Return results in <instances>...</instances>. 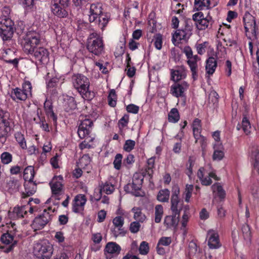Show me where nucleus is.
<instances>
[{
  "instance_id": "f257e3e1",
  "label": "nucleus",
  "mask_w": 259,
  "mask_h": 259,
  "mask_svg": "<svg viewBox=\"0 0 259 259\" xmlns=\"http://www.w3.org/2000/svg\"><path fill=\"white\" fill-rule=\"evenodd\" d=\"M71 82L83 99L91 100L94 97V93L89 91L90 82L86 76L81 73H74L71 76Z\"/></svg>"
},
{
  "instance_id": "f03ea898",
  "label": "nucleus",
  "mask_w": 259,
  "mask_h": 259,
  "mask_svg": "<svg viewBox=\"0 0 259 259\" xmlns=\"http://www.w3.org/2000/svg\"><path fill=\"white\" fill-rule=\"evenodd\" d=\"M87 49L89 52L99 56L104 52L103 38L96 31L91 33L87 39Z\"/></svg>"
},
{
  "instance_id": "7ed1b4c3",
  "label": "nucleus",
  "mask_w": 259,
  "mask_h": 259,
  "mask_svg": "<svg viewBox=\"0 0 259 259\" xmlns=\"http://www.w3.org/2000/svg\"><path fill=\"white\" fill-rule=\"evenodd\" d=\"M193 24L191 19H186L184 21V26L180 29H177L172 34V41L176 46L181 41H187L192 34Z\"/></svg>"
},
{
  "instance_id": "20e7f679",
  "label": "nucleus",
  "mask_w": 259,
  "mask_h": 259,
  "mask_svg": "<svg viewBox=\"0 0 259 259\" xmlns=\"http://www.w3.org/2000/svg\"><path fill=\"white\" fill-rule=\"evenodd\" d=\"M23 37L21 45L24 52L27 54L31 53L40 44V35L36 31H29Z\"/></svg>"
},
{
  "instance_id": "39448f33",
  "label": "nucleus",
  "mask_w": 259,
  "mask_h": 259,
  "mask_svg": "<svg viewBox=\"0 0 259 259\" xmlns=\"http://www.w3.org/2000/svg\"><path fill=\"white\" fill-rule=\"evenodd\" d=\"M53 250V245L48 240H43L34 244L33 253L36 259H51Z\"/></svg>"
},
{
  "instance_id": "423d86ee",
  "label": "nucleus",
  "mask_w": 259,
  "mask_h": 259,
  "mask_svg": "<svg viewBox=\"0 0 259 259\" xmlns=\"http://www.w3.org/2000/svg\"><path fill=\"white\" fill-rule=\"evenodd\" d=\"M32 86L29 81H25L22 85V89L16 88L12 89L10 93L12 99L16 102L25 101L32 95Z\"/></svg>"
},
{
  "instance_id": "0eeeda50",
  "label": "nucleus",
  "mask_w": 259,
  "mask_h": 259,
  "mask_svg": "<svg viewBox=\"0 0 259 259\" xmlns=\"http://www.w3.org/2000/svg\"><path fill=\"white\" fill-rule=\"evenodd\" d=\"M183 52L188 59L187 62L192 73V78L193 80H196L198 78L197 62L200 58L197 55H193L192 50L189 46L185 47Z\"/></svg>"
},
{
  "instance_id": "6e6552de",
  "label": "nucleus",
  "mask_w": 259,
  "mask_h": 259,
  "mask_svg": "<svg viewBox=\"0 0 259 259\" xmlns=\"http://www.w3.org/2000/svg\"><path fill=\"white\" fill-rule=\"evenodd\" d=\"M143 178L138 174L134 175L132 183H128L124 187L126 193H131L136 197L143 196L144 193L141 191Z\"/></svg>"
},
{
  "instance_id": "1a4fd4ad",
  "label": "nucleus",
  "mask_w": 259,
  "mask_h": 259,
  "mask_svg": "<svg viewBox=\"0 0 259 259\" xmlns=\"http://www.w3.org/2000/svg\"><path fill=\"white\" fill-rule=\"evenodd\" d=\"M15 29L14 22L9 18L0 20V36L4 41L11 40Z\"/></svg>"
},
{
  "instance_id": "9d476101",
  "label": "nucleus",
  "mask_w": 259,
  "mask_h": 259,
  "mask_svg": "<svg viewBox=\"0 0 259 259\" xmlns=\"http://www.w3.org/2000/svg\"><path fill=\"white\" fill-rule=\"evenodd\" d=\"M80 123L78 125L77 133L80 139H84L87 137H89L91 133L92 126H93V121L89 118V115H80L79 117Z\"/></svg>"
},
{
  "instance_id": "9b49d317",
  "label": "nucleus",
  "mask_w": 259,
  "mask_h": 259,
  "mask_svg": "<svg viewBox=\"0 0 259 259\" xmlns=\"http://www.w3.org/2000/svg\"><path fill=\"white\" fill-rule=\"evenodd\" d=\"M51 210L50 207L48 209H44L42 213L35 218L32 224L35 230L42 229L52 220L53 214L49 212Z\"/></svg>"
},
{
  "instance_id": "f8f14e48",
  "label": "nucleus",
  "mask_w": 259,
  "mask_h": 259,
  "mask_svg": "<svg viewBox=\"0 0 259 259\" xmlns=\"http://www.w3.org/2000/svg\"><path fill=\"white\" fill-rule=\"evenodd\" d=\"M9 113L0 110V141L5 142L9 132L11 131L9 121Z\"/></svg>"
},
{
  "instance_id": "ddd939ff",
  "label": "nucleus",
  "mask_w": 259,
  "mask_h": 259,
  "mask_svg": "<svg viewBox=\"0 0 259 259\" xmlns=\"http://www.w3.org/2000/svg\"><path fill=\"white\" fill-rule=\"evenodd\" d=\"M28 55H30L39 64H47L49 62L50 53L48 50L45 47H37Z\"/></svg>"
},
{
  "instance_id": "4468645a",
  "label": "nucleus",
  "mask_w": 259,
  "mask_h": 259,
  "mask_svg": "<svg viewBox=\"0 0 259 259\" xmlns=\"http://www.w3.org/2000/svg\"><path fill=\"white\" fill-rule=\"evenodd\" d=\"M246 34L250 32L252 36L256 37L257 28L255 18L249 12H246L243 18Z\"/></svg>"
},
{
  "instance_id": "2eb2a0df",
  "label": "nucleus",
  "mask_w": 259,
  "mask_h": 259,
  "mask_svg": "<svg viewBox=\"0 0 259 259\" xmlns=\"http://www.w3.org/2000/svg\"><path fill=\"white\" fill-rule=\"evenodd\" d=\"M121 250L119 245L114 242L107 243L104 248V255L106 259H116Z\"/></svg>"
},
{
  "instance_id": "dca6fc26",
  "label": "nucleus",
  "mask_w": 259,
  "mask_h": 259,
  "mask_svg": "<svg viewBox=\"0 0 259 259\" xmlns=\"http://www.w3.org/2000/svg\"><path fill=\"white\" fill-rule=\"evenodd\" d=\"M189 88V84L186 81H183L181 82H175L170 87V93L175 97H185V92Z\"/></svg>"
},
{
  "instance_id": "f3484780",
  "label": "nucleus",
  "mask_w": 259,
  "mask_h": 259,
  "mask_svg": "<svg viewBox=\"0 0 259 259\" xmlns=\"http://www.w3.org/2000/svg\"><path fill=\"white\" fill-rule=\"evenodd\" d=\"M113 224L114 228L111 230L113 235L115 237H117L119 235L124 236L126 232L122 228L124 224V219L121 216L116 217L113 220Z\"/></svg>"
},
{
  "instance_id": "a211bd4d",
  "label": "nucleus",
  "mask_w": 259,
  "mask_h": 259,
  "mask_svg": "<svg viewBox=\"0 0 259 259\" xmlns=\"http://www.w3.org/2000/svg\"><path fill=\"white\" fill-rule=\"evenodd\" d=\"M87 198L84 194L77 195L73 200L72 211L77 213H81L84 210Z\"/></svg>"
},
{
  "instance_id": "6ab92c4d",
  "label": "nucleus",
  "mask_w": 259,
  "mask_h": 259,
  "mask_svg": "<svg viewBox=\"0 0 259 259\" xmlns=\"http://www.w3.org/2000/svg\"><path fill=\"white\" fill-rule=\"evenodd\" d=\"M63 180V177L61 175L55 176L50 183L49 184L53 195H59L61 194L63 187L62 184Z\"/></svg>"
},
{
  "instance_id": "aec40b11",
  "label": "nucleus",
  "mask_w": 259,
  "mask_h": 259,
  "mask_svg": "<svg viewBox=\"0 0 259 259\" xmlns=\"http://www.w3.org/2000/svg\"><path fill=\"white\" fill-rule=\"evenodd\" d=\"M103 13L104 12L101 3H96L91 4L89 14V21L90 23H93V21L96 20L97 17H99V15Z\"/></svg>"
},
{
  "instance_id": "412c9836",
  "label": "nucleus",
  "mask_w": 259,
  "mask_h": 259,
  "mask_svg": "<svg viewBox=\"0 0 259 259\" xmlns=\"http://www.w3.org/2000/svg\"><path fill=\"white\" fill-rule=\"evenodd\" d=\"M27 205H17L14 207L12 211L8 212L9 217L12 220H17L20 218H23L27 213Z\"/></svg>"
},
{
  "instance_id": "4be33fe9",
  "label": "nucleus",
  "mask_w": 259,
  "mask_h": 259,
  "mask_svg": "<svg viewBox=\"0 0 259 259\" xmlns=\"http://www.w3.org/2000/svg\"><path fill=\"white\" fill-rule=\"evenodd\" d=\"M208 237V245L210 249H218L221 246L218 233L214 230H210L207 232Z\"/></svg>"
},
{
  "instance_id": "5701e85b",
  "label": "nucleus",
  "mask_w": 259,
  "mask_h": 259,
  "mask_svg": "<svg viewBox=\"0 0 259 259\" xmlns=\"http://www.w3.org/2000/svg\"><path fill=\"white\" fill-rule=\"evenodd\" d=\"M25 192L22 193V198H25L33 195L36 191V184L33 181H26L24 184Z\"/></svg>"
},
{
  "instance_id": "b1692460",
  "label": "nucleus",
  "mask_w": 259,
  "mask_h": 259,
  "mask_svg": "<svg viewBox=\"0 0 259 259\" xmlns=\"http://www.w3.org/2000/svg\"><path fill=\"white\" fill-rule=\"evenodd\" d=\"M110 19V15L107 12H104L97 17L96 20L93 21L95 24L97 25L98 27L103 30L105 27L107 25Z\"/></svg>"
},
{
  "instance_id": "393cba45",
  "label": "nucleus",
  "mask_w": 259,
  "mask_h": 259,
  "mask_svg": "<svg viewBox=\"0 0 259 259\" xmlns=\"http://www.w3.org/2000/svg\"><path fill=\"white\" fill-rule=\"evenodd\" d=\"M44 107L46 115L52 119L54 124H56L57 116L53 111V106L52 100L46 98V101L44 104Z\"/></svg>"
},
{
  "instance_id": "a878e982",
  "label": "nucleus",
  "mask_w": 259,
  "mask_h": 259,
  "mask_svg": "<svg viewBox=\"0 0 259 259\" xmlns=\"http://www.w3.org/2000/svg\"><path fill=\"white\" fill-rule=\"evenodd\" d=\"M170 75L171 80L175 82H178L180 80L186 77V72L183 67H180L176 69H171Z\"/></svg>"
},
{
  "instance_id": "bb28decb",
  "label": "nucleus",
  "mask_w": 259,
  "mask_h": 259,
  "mask_svg": "<svg viewBox=\"0 0 259 259\" xmlns=\"http://www.w3.org/2000/svg\"><path fill=\"white\" fill-rule=\"evenodd\" d=\"M180 214L172 212L171 215H167L164 218V224L168 228H176L179 222Z\"/></svg>"
},
{
  "instance_id": "cd10ccee",
  "label": "nucleus",
  "mask_w": 259,
  "mask_h": 259,
  "mask_svg": "<svg viewBox=\"0 0 259 259\" xmlns=\"http://www.w3.org/2000/svg\"><path fill=\"white\" fill-rule=\"evenodd\" d=\"M66 8L59 4L52 2V12L55 16L59 18H66L68 16V12L66 10Z\"/></svg>"
},
{
  "instance_id": "c85d7f7f",
  "label": "nucleus",
  "mask_w": 259,
  "mask_h": 259,
  "mask_svg": "<svg viewBox=\"0 0 259 259\" xmlns=\"http://www.w3.org/2000/svg\"><path fill=\"white\" fill-rule=\"evenodd\" d=\"M217 67V61L216 58L210 57L206 60L205 70L207 74L212 75L214 72Z\"/></svg>"
},
{
  "instance_id": "c756f323",
  "label": "nucleus",
  "mask_w": 259,
  "mask_h": 259,
  "mask_svg": "<svg viewBox=\"0 0 259 259\" xmlns=\"http://www.w3.org/2000/svg\"><path fill=\"white\" fill-rule=\"evenodd\" d=\"M63 106L66 112H69L77 107V105L74 98L71 96H66L64 99Z\"/></svg>"
},
{
  "instance_id": "7c9ffc66",
  "label": "nucleus",
  "mask_w": 259,
  "mask_h": 259,
  "mask_svg": "<svg viewBox=\"0 0 259 259\" xmlns=\"http://www.w3.org/2000/svg\"><path fill=\"white\" fill-rule=\"evenodd\" d=\"M213 21L210 16H207L201 20L200 22L196 23V27L199 30H205L206 28H210Z\"/></svg>"
},
{
  "instance_id": "2f4dec72",
  "label": "nucleus",
  "mask_w": 259,
  "mask_h": 259,
  "mask_svg": "<svg viewBox=\"0 0 259 259\" xmlns=\"http://www.w3.org/2000/svg\"><path fill=\"white\" fill-rule=\"evenodd\" d=\"M241 128L242 129L244 133L246 135H248L250 133V129H251V125L250 121L249 119L246 117V116H244L241 123H238L236 129L238 131H239L241 130Z\"/></svg>"
},
{
  "instance_id": "473e14b6",
  "label": "nucleus",
  "mask_w": 259,
  "mask_h": 259,
  "mask_svg": "<svg viewBox=\"0 0 259 259\" xmlns=\"http://www.w3.org/2000/svg\"><path fill=\"white\" fill-rule=\"evenodd\" d=\"M34 175V169L33 166H29L24 169L23 178L25 180V182L28 181H33Z\"/></svg>"
},
{
  "instance_id": "72a5a7b5",
  "label": "nucleus",
  "mask_w": 259,
  "mask_h": 259,
  "mask_svg": "<svg viewBox=\"0 0 259 259\" xmlns=\"http://www.w3.org/2000/svg\"><path fill=\"white\" fill-rule=\"evenodd\" d=\"M0 241L2 243L8 245L13 244L16 240L14 239V236L9 232L3 233L1 237Z\"/></svg>"
},
{
  "instance_id": "f704fd0d",
  "label": "nucleus",
  "mask_w": 259,
  "mask_h": 259,
  "mask_svg": "<svg viewBox=\"0 0 259 259\" xmlns=\"http://www.w3.org/2000/svg\"><path fill=\"white\" fill-rule=\"evenodd\" d=\"M169 195L170 192L167 189H162L159 191L157 195V199L160 202H168Z\"/></svg>"
},
{
  "instance_id": "c9c22d12",
  "label": "nucleus",
  "mask_w": 259,
  "mask_h": 259,
  "mask_svg": "<svg viewBox=\"0 0 259 259\" xmlns=\"http://www.w3.org/2000/svg\"><path fill=\"white\" fill-rule=\"evenodd\" d=\"M241 230L243 234L244 239L248 243L250 242L251 235L250 229L249 225L247 224H244L242 226Z\"/></svg>"
},
{
  "instance_id": "e433bc0d",
  "label": "nucleus",
  "mask_w": 259,
  "mask_h": 259,
  "mask_svg": "<svg viewBox=\"0 0 259 259\" xmlns=\"http://www.w3.org/2000/svg\"><path fill=\"white\" fill-rule=\"evenodd\" d=\"M168 121L172 123H176L180 119V114L178 110L176 108H172L168 115Z\"/></svg>"
},
{
  "instance_id": "4c0bfd02",
  "label": "nucleus",
  "mask_w": 259,
  "mask_h": 259,
  "mask_svg": "<svg viewBox=\"0 0 259 259\" xmlns=\"http://www.w3.org/2000/svg\"><path fill=\"white\" fill-rule=\"evenodd\" d=\"M134 213V218L138 222H143L146 219V216L142 212L141 209L139 207H134L132 209Z\"/></svg>"
},
{
  "instance_id": "58836bf2",
  "label": "nucleus",
  "mask_w": 259,
  "mask_h": 259,
  "mask_svg": "<svg viewBox=\"0 0 259 259\" xmlns=\"http://www.w3.org/2000/svg\"><path fill=\"white\" fill-rule=\"evenodd\" d=\"M211 189L213 192H217L218 196L221 199H223L226 197L225 191L222 186L219 183H215L211 186Z\"/></svg>"
},
{
  "instance_id": "ea45409f",
  "label": "nucleus",
  "mask_w": 259,
  "mask_h": 259,
  "mask_svg": "<svg viewBox=\"0 0 259 259\" xmlns=\"http://www.w3.org/2000/svg\"><path fill=\"white\" fill-rule=\"evenodd\" d=\"M180 202V200L179 198L171 197V210L172 212L175 213L176 214H179V213H180L182 209L181 206H179Z\"/></svg>"
},
{
  "instance_id": "a19ab883",
  "label": "nucleus",
  "mask_w": 259,
  "mask_h": 259,
  "mask_svg": "<svg viewBox=\"0 0 259 259\" xmlns=\"http://www.w3.org/2000/svg\"><path fill=\"white\" fill-rule=\"evenodd\" d=\"M163 214V208L160 205H156L155 207V218L154 221L156 223H159L161 222Z\"/></svg>"
},
{
  "instance_id": "79ce46f5",
  "label": "nucleus",
  "mask_w": 259,
  "mask_h": 259,
  "mask_svg": "<svg viewBox=\"0 0 259 259\" xmlns=\"http://www.w3.org/2000/svg\"><path fill=\"white\" fill-rule=\"evenodd\" d=\"M194 5L198 10H202L203 8H210V0H195Z\"/></svg>"
},
{
  "instance_id": "37998d69",
  "label": "nucleus",
  "mask_w": 259,
  "mask_h": 259,
  "mask_svg": "<svg viewBox=\"0 0 259 259\" xmlns=\"http://www.w3.org/2000/svg\"><path fill=\"white\" fill-rule=\"evenodd\" d=\"M15 138L19 144V146L23 149H25L27 148L26 142L24 136L21 132H16L15 135Z\"/></svg>"
},
{
  "instance_id": "c03bdc74",
  "label": "nucleus",
  "mask_w": 259,
  "mask_h": 259,
  "mask_svg": "<svg viewBox=\"0 0 259 259\" xmlns=\"http://www.w3.org/2000/svg\"><path fill=\"white\" fill-rule=\"evenodd\" d=\"M193 135H197L202 131L201 121L198 118H195L192 123Z\"/></svg>"
},
{
  "instance_id": "a18cd8bd",
  "label": "nucleus",
  "mask_w": 259,
  "mask_h": 259,
  "mask_svg": "<svg viewBox=\"0 0 259 259\" xmlns=\"http://www.w3.org/2000/svg\"><path fill=\"white\" fill-rule=\"evenodd\" d=\"M193 137L195 140V143H199L201 147L202 151H204L206 147V138L199 133L197 136L193 135Z\"/></svg>"
},
{
  "instance_id": "49530a36",
  "label": "nucleus",
  "mask_w": 259,
  "mask_h": 259,
  "mask_svg": "<svg viewBox=\"0 0 259 259\" xmlns=\"http://www.w3.org/2000/svg\"><path fill=\"white\" fill-rule=\"evenodd\" d=\"M91 159L89 154H84L78 160L77 165L82 168H84L91 162Z\"/></svg>"
},
{
  "instance_id": "de8ad7c7",
  "label": "nucleus",
  "mask_w": 259,
  "mask_h": 259,
  "mask_svg": "<svg viewBox=\"0 0 259 259\" xmlns=\"http://www.w3.org/2000/svg\"><path fill=\"white\" fill-rule=\"evenodd\" d=\"M18 2L28 11L32 10L34 6V0H18Z\"/></svg>"
},
{
  "instance_id": "09e8293b",
  "label": "nucleus",
  "mask_w": 259,
  "mask_h": 259,
  "mask_svg": "<svg viewBox=\"0 0 259 259\" xmlns=\"http://www.w3.org/2000/svg\"><path fill=\"white\" fill-rule=\"evenodd\" d=\"M117 96L114 90H111L110 91L108 96V104L112 107H114L116 105Z\"/></svg>"
},
{
  "instance_id": "8fccbe9b",
  "label": "nucleus",
  "mask_w": 259,
  "mask_h": 259,
  "mask_svg": "<svg viewBox=\"0 0 259 259\" xmlns=\"http://www.w3.org/2000/svg\"><path fill=\"white\" fill-rule=\"evenodd\" d=\"M155 157H152L147 160V166L146 168V172L150 176L153 174V168L155 166Z\"/></svg>"
},
{
  "instance_id": "3c124183",
  "label": "nucleus",
  "mask_w": 259,
  "mask_h": 259,
  "mask_svg": "<svg viewBox=\"0 0 259 259\" xmlns=\"http://www.w3.org/2000/svg\"><path fill=\"white\" fill-rule=\"evenodd\" d=\"M154 45L155 47L160 50L162 48V36L160 33H157L154 36L153 38Z\"/></svg>"
},
{
  "instance_id": "603ef678",
  "label": "nucleus",
  "mask_w": 259,
  "mask_h": 259,
  "mask_svg": "<svg viewBox=\"0 0 259 259\" xmlns=\"http://www.w3.org/2000/svg\"><path fill=\"white\" fill-rule=\"evenodd\" d=\"M12 155L8 152H3L1 155L2 162L4 164L10 163L12 160Z\"/></svg>"
},
{
  "instance_id": "864d4df0",
  "label": "nucleus",
  "mask_w": 259,
  "mask_h": 259,
  "mask_svg": "<svg viewBox=\"0 0 259 259\" xmlns=\"http://www.w3.org/2000/svg\"><path fill=\"white\" fill-rule=\"evenodd\" d=\"M254 157L253 172L259 175V153L258 152H255Z\"/></svg>"
},
{
  "instance_id": "5fc2aeb1",
  "label": "nucleus",
  "mask_w": 259,
  "mask_h": 259,
  "mask_svg": "<svg viewBox=\"0 0 259 259\" xmlns=\"http://www.w3.org/2000/svg\"><path fill=\"white\" fill-rule=\"evenodd\" d=\"M114 188L112 184L106 183L100 189V192L103 191L107 194H110L114 191Z\"/></svg>"
},
{
  "instance_id": "6e6d98bb",
  "label": "nucleus",
  "mask_w": 259,
  "mask_h": 259,
  "mask_svg": "<svg viewBox=\"0 0 259 259\" xmlns=\"http://www.w3.org/2000/svg\"><path fill=\"white\" fill-rule=\"evenodd\" d=\"M136 145L135 141L132 140H127L125 141L123 145V149L126 152H130L134 149Z\"/></svg>"
},
{
  "instance_id": "4d7b16f0",
  "label": "nucleus",
  "mask_w": 259,
  "mask_h": 259,
  "mask_svg": "<svg viewBox=\"0 0 259 259\" xmlns=\"http://www.w3.org/2000/svg\"><path fill=\"white\" fill-rule=\"evenodd\" d=\"M139 252L141 254L146 255L149 251L148 243L146 241H142L139 247Z\"/></svg>"
},
{
  "instance_id": "13d9d810",
  "label": "nucleus",
  "mask_w": 259,
  "mask_h": 259,
  "mask_svg": "<svg viewBox=\"0 0 259 259\" xmlns=\"http://www.w3.org/2000/svg\"><path fill=\"white\" fill-rule=\"evenodd\" d=\"M122 159V154L118 153L116 155L114 160V161H113L114 167L116 169L119 170L120 169L121 165Z\"/></svg>"
},
{
  "instance_id": "bf43d9fd",
  "label": "nucleus",
  "mask_w": 259,
  "mask_h": 259,
  "mask_svg": "<svg viewBox=\"0 0 259 259\" xmlns=\"http://www.w3.org/2000/svg\"><path fill=\"white\" fill-rule=\"evenodd\" d=\"M198 252V247L196 243L194 241H191L189 244V254L192 256L196 254Z\"/></svg>"
},
{
  "instance_id": "052dcab7",
  "label": "nucleus",
  "mask_w": 259,
  "mask_h": 259,
  "mask_svg": "<svg viewBox=\"0 0 259 259\" xmlns=\"http://www.w3.org/2000/svg\"><path fill=\"white\" fill-rule=\"evenodd\" d=\"M208 42L207 41L203 42L201 44H196V48L197 53L199 55H202L205 52V49L208 45Z\"/></svg>"
},
{
  "instance_id": "680f3d73",
  "label": "nucleus",
  "mask_w": 259,
  "mask_h": 259,
  "mask_svg": "<svg viewBox=\"0 0 259 259\" xmlns=\"http://www.w3.org/2000/svg\"><path fill=\"white\" fill-rule=\"evenodd\" d=\"M126 109L128 113L137 114L139 111V107L135 104H130L126 106Z\"/></svg>"
},
{
  "instance_id": "e2e57ef3",
  "label": "nucleus",
  "mask_w": 259,
  "mask_h": 259,
  "mask_svg": "<svg viewBox=\"0 0 259 259\" xmlns=\"http://www.w3.org/2000/svg\"><path fill=\"white\" fill-rule=\"evenodd\" d=\"M129 121V115L124 114L123 116L118 121L119 127H124L127 125Z\"/></svg>"
},
{
  "instance_id": "0e129e2a",
  "label": "nucleus",
  "mask_w": 259,
  "mask_h": 259,
  "mask_svg": "<svg viewBox=\"0 0 259 259\" xmlns=\"http://www.w3.org/2000/svg\"><path fill=\"white\" fill-rule=\"evenodd\" d=\"M140 226L139 222H133L130 224V230L133 233H136L139 231Z\"/></svg>"
},
{
  "instance_id": "69168bd1",
  "label": "nucleus",
  "mask_w": 259,
  "mask_h": 259,
  "mask_svg": "<svg viewBox=\"0 0 259 259\" xmlns=\"http://www.w3.org/2000/svg\"><path fill=\"white\" fill-rule=\"evenodd\" d=\"M171 243V239L169 237H162L158 241V244L163 246H168Z\"/></svg>"
},
{
  "instance_id": "338daca9",
  "label": "nucleus",
  "mask_w": 259,
  "mask_h": 259,
  "mask_svg": "<svg viewBox=\"0 0 259 259\" xmlns=\"http://www.w3.org/2000/svg\"><path fill=\"white\" fill-rule=\"evenodd\" d=\"M59 82L58 78L54 77L49 80L47 82V88L48 89L55 88L57 87Z\"/></svg>"
},
{
  "instance_id": "774afa93",
  "label": "nucleus",
  "mask_w": 259,
  "mask_h": 259,
  "mask_svg": "<svg viewBox=\"0 0 259 259\" xmlns=\"http://www.w3.org/2000/svg\"><path fill=\"white\" fill-rule=\"evenodd\" d=\"M204 18V15L203 13L201 12H197L194 14L192 16V19H191L193 21H194L195 22V24L196 23H198L201 21V20L202 19V18Z\"/></svg>"
}]
</instances>
